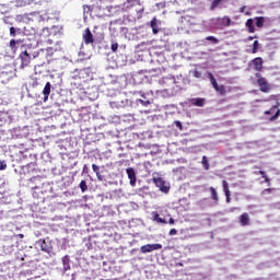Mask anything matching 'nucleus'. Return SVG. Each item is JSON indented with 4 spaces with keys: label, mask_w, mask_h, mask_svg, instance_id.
Segmentation results:
<instances>
[{
    "label": "nucleus",
    "mask_w": 280,
    "mask_h": 280,
    "mask_svg": "<svg viewBox=\"0 0 280 280\" xmlns=\"http://www.w3.org/2000/svg\"><path fill=\"white\" fill-rule=\"evenodd\" d=\"M20 1L21 5H30L34 3L36 0H18ZM10 3H12V0H0V12L1 14H5L8 10H10Z\"/></svg>",
    "instance_id": "nucleus-1"
},
{
    "label": "nucleus",
    "mask_w": 280,
    "mask_h": 280,
    "mask_svg": "<svg viewBox=\"0 0 280 280\" xmlns=\"http://www.w3.org/2000/svg\"><path fill=\"white\" fill-rule=\"evenodd\" d=\"M163 248V245L156 243V244H147L140 247V252L145 254V253H152L154 250H161Z\"/></svg>",
    "instance_id": "nucleus-2"
},
{
    "label": "nucleus",
    "mask_w": 280,
    "mask_h": 280,
    "mask_svg": "<svg viewBox=\"0 0 280 280\" xmlns=\"http://www.w3.org/2000/svg\"><path fill=\"white\" fill-rule=\"evenodd\" d=\"M154 185L159 187L160 190L163 191V194H168L170 192V186L165 185V180L161 177H154L153 178Z\"/></svg>",
    "instance_id": "nucleus-3"
},
{
    "label": "nucleus",
    "mask_w": 280,
    "mask_h": 280,
    "mask_svg": "<svg viewBox=\"0 0 280 280\" xmlns=\"http://www.w3.org/2000/svg\"><path fill=\"white\" fill-rule=\"evenodd\" d=\"M20 60H21V67L22 69L25 67H30V62H32V56H30L27 54V50L22 51L19 56Z\"/></svg>",
    "instance_id": "nucleus-4"
},
{
    "label": "nucleus",
    "mask_w": 280,
    "mask_h": 280,
    "mask_svg": "<svg viewBox=\"0 0 280 280\" xmlns=\"http://www.w3.org/2000/svg\"><path fill=\"white\" fill-rule=\"evenodd\" d=\"M82 39H83V43L85 45H93V43H95V38L93 37V33H91V28H86L83 32Z\"/></svg>",
    "instance_id": "nucleus-5"
},
{
    "label": "nucleus",
    "mask_w": 280,
    "mask_h": 280,
    "mask_svg": "<svg viewBox=\"0 0 280 280\" xmlns=\"http://www.w3.org/2000/svg\"><path fill=\"white\" fill-rule=\"evenodd\" d=\"M179 23H182V25H196V18L191 16V15H182L179 19Z\"/></svg>",
    "instance_id": "nucleus-6"
},
{
    "label": "nucleus",
    "mask_w": 280,
    "mask_h": 280,
    "mask_svg": "<svg viewBox=\"0 0 280 280\" xmlns=\"http://www.w3.org/2000/svg\"><path fill=\"white\" fill-rule=\"evenodd\" d=\"M127 172V176L130 180V186L135 187V185H137V174L135 173V168L129 167L126 170Z\"/></svg>",
    "instance_id": "nucleus-7"
},
{
    "label": "nucleus",
    "mask_w": 280,
    "mask_h": 280,
    "mask_svg": "<svg viewBox=\"0 0 280 280\" xmlns=\"http://www.w3.org/2000/svg\"><path fill=\"white\" fill-rule=\"evenodd\" d=\"M211 84L213 89H215L217 93H220V95H224V93H226L224 85H219L218 81H215V78L213 77H211Z\"/></svg>",
    "instance_id": "nucleus-8"
},
{
    "label": "nucleus",
    "mask_w": 280,
    "mask_h": 280,
    "mask_svg": "<svg viewBox=\"0 0 280 280\" xmlns=\"http://www.w3.org/2000/svg\"><path fill=\"white\" fill-rule=\"evenodd\" d=\"M252 65L256 71H261V69H264V59H261V57H257L252 60Z\"/></svg>",
    "instance_id": "nucleus-9"
},
{
    "label": "nucleus",
    "mask_w": 280,
    "mask_h": 280,
    "mask_svg": "<svg viewBox=\"0 0 280 280\" xmlns=\"http://www.w3.org/2000/svg\"><path fill=\"white\" fill-rule=\"evenodd\" d=\"M258 86H260V91L262 93H268V91H270V86L268 85V81H266V79H264V78L258 79Z\"/></svg>",
    "instance_id": "nucleus-10"
},
{
    "label": "nucleus",
    "mask_w": 280,
    "mask_h": 280,
    "mask_svg": "<svg viewBox=\"0 0 280 280\" xmlns=\"http://www.w3.org/2000/svg\"><path fill=\"white\" fill-rule=\"evenodd\" d=\"M51 93V83L47 82L45 84V88L43 90V95H44V102H47V100H49V95Z\"/></svg>",
    "instance_id": "nucleus-11"
},
{
    "label": "nucleus",
    "mask_w": 280,
    "mask_h": 280,
    "mask_svg": "<svg viewBox=\"0 0 280 280\" xmlns=\"http://www.w3.org/2000/svg\"><path fill=\"white\" fill-rule=\"evenodd\" d=\"M78 75L81 80H89L91 78V72L89 69H81L78 71Z\"/></svg>",
    "instance_id": "nucleus-12"
},
{
    "label": "nucleus",
    "mask_w": 280,
    "mask_h": 280,
    "mask_svg": "<svg viewBox=\"0 0 280 280\" xmlns=\"http://www.w3.org/2000/svg\"><path fill=\"white\" fill-rule=\"evenodd\" d=\"M221 27H229L231 25V18L223 16L217 20Z\"/></svg>",
    "instance_id": "nucleus-13"
},
{
    "label": "nucleus",
    "mask_w": 280,
    "mask_h": 280,
    "mask_svg": "<svg viewBox=\"0 0 280 280\" xmlns=\"http://www.w3.org/2000/svg\"><path fill=\"white\" fill-rule=\"evenodd\" d=\"M249 34H255V19H248L245 23Z\"/></svg>",
    "instance_id": "nucleus-14"
},
{
    "label": "nucleus",
    "mask_w": 280,
    "mask_h": 280,
    "mask_svg": "<svg viewBox=\"0 0 280 280\" xmlns=\"http://www.w3.org/2000/svg\"><path fill=\"white\" fill-rule=\"evenodd\" d=\"M223 191L225 194L226 202H231V190H229V183L223 180Z\"/></svg>",
    "instance_id": "nucleus-15"
},
{
    "label": "nucleus",
    "mask_w": 280,
    "mask_h": 280,
    "mask_svg": "<svg viewBox=\"0 0 280 280\" xmlns=\"http://www.w3.org/2000/svg\"><path fill=\"white\" fill-rule=\"evenodd\" d=\"M190 104H191V106L202 107V106H205L206 101H205V98H191Z\"/></svg>",
    "instance_id": "nucleus-16"
},
{
    "label": "nucleus",
    "mask_w": 280,
    "mask_h": 280,
    "mask_svg": "<svg viewBox=\"0 0 280 280\" xmlns=\"http://www.w3.org/2000/svg\"><path fill=\"white\" fill-rule=\"evenodd\" d=\"M254 21H256V27H264V24L266 21H268V18L257 16L254 19Z\"/></svg>",
    "instance_id": "nucleus-17"
},
{
    "label": "nucleus",
    "mask_w": 280,
    "mask_h": 280,
    "mask_svg": "<svg viewBox=\"0 0 280 280\" xmlns=\"http://www.w3.org/2000/svg\"><path fill=\"white\" fill-rule=\"evenodd\" d=\"M153 220L155 222H159L160 224H167V221L163 218H161V215L159 214V212H154L153 213Z\"/></svg>",
    "instance_id": "nucleus-18"
},
{
    "label": "nucleus",
    "mask_w": 280,
    "mask_h": 280,
    "mask_svg": "<svg viewBox=\"0 0 280 280\" xmlns=\"http://www.w3.org/2000/svg\"><path fill=\"white\" fill-rule=\"evenodd\" d=\"M225 0H212L211 10H215V8H222Z\"/></svg>",
    "instance_id": "nucleus-19"
},
{
    "label": "nucleus",
    "mask_w": 280,
    "mask_h": 280,
    "mask_svg": "<svg viewBox=\"0 0 280 280\" xmlns=\"http://www.w3.org/2000/svg\"><path fill=\"white\" fill-rule=\"evenodd\" d=\"M151 28H152L153 34H159V26L156 25V19H153L151 21Z\"/></svg>",
    "instance_id": "nucleus-20"
},
{
    "label": "nucleus",
    "mask_w": 280,
    "mask_h": 280,
    "mask_svg": "<svg viewBox=\"0 0 280 280\" xmlns=\"http://www.w3.org/2000/svg\"><path fill=\"white\" fill-rule=\"evenodd\" d=\"M241 224H242L243 226H246V224H248V213H243V214L241 215Z\"/></svg>",
    "instance_id": "nucleus-21"
},
{
    "label": "nucleus",
    "mask_w": 280,
    "mask_h": 280,
    "mask_svg": "<svg viewBox=\"0 0 280 280\" xmlns=\"http://www.w3.org/2000/svg\"><path fill=\"white\" fill-rule=\"evenodd\" d=\"M92 170L96 174L98 180H102V175L100 174V166H97L96 164H93Z\"/></svg>",
    "instance_id": "nucleus-22"
},
{
    "label": "nucleus",
    "mask_w": 280,
    "mask_h": 280,
    "mask_svg": "<svg viewBox=\"0 0 280 280\" xmlns=\"http://www.w3.org/2000/svg\"><path fill=\"white\" fill-rule=\"evenodd\" d=\"M82 194H84V191H88L89 186H86V180H81L80 185H79Z\"/></svg>",
    "instance_id": "nucleus-23"
},
{
    "label": "nucleus",
    "mask_w": 280,
    "mask_h": 280,
    "mask_svg": "<svg viewBox=\"0 0 280 280\" xmlns=\"http://www.w3.org/2000/svg\"><path fill=\"white\" fill-rule=\"evenodd\" d=\"M205 170H209V159H207V156H202V161H201Z\"/></svg>",
    "instance_id": "nucleus-24"
},
{
    "label": "nucleus",
    "mask_w": 280,
    "mask_h": 280,
    "mask_svg": "<svg viewBox=\"0 0 280 280\" xmlns=\"http://www.w3.org/2000/svg\"><path fill=\"white\" fill-rule=\"evenodd\" d=\"M259 51V40H255L253 44V54H257Z\"/></svg>",
    "instance_id": "nucleus-25"
},
{
    "label": "nucleus",
    "mask_w": 280,
    "mask_h": 280,
    "mask_svg": "<svg viewBox=\"0 0 280 280\" xmlns=\"http://www.w3.org/2000/svg\"><path fill=\"white\" fill-rule=\"evenodd\" d=\"M16 32H21V28L15 30L14 26L10 27V36L13 38L16 36Z\"/></svg>",
    "instance_id": "nucleus-26"
},
{
    "label": "nucleus",
    "mask_w": 280,
    "mask_h": 280,
    "mask_svg": "<svg viewBox=\"0 0 280 280\" xmlns=\"http://www.w3.org/2000/svg\"><path fill=\"white\" fill-rule=\"evenodd\" d=\"M211 198L212 200H218V192L215 191L214 188H211Z\"/></svg>",
    "instance_id": "nucleus-27"
},
{
    "label": "nucleus",
    "mask_w": 280,
    "mask_h": 280,
    "mask_svg": "<svg viewBox=\"0 0 280 280\" xmlns=\"http://www.w3.org/2000/svg\"><path fill=\"white\" fill-rule=\"evenodd\" d=\"M174 126H176V128H178V130H183V122H180L179 120H175Z\"/></svg>",
    "instance_id": "nucleus-28"
},
{
    "label": "nucleus",
    "mask_w": 280,
    "mask_h": 280,
    "mask_svg": "<svg viewBox=\"0 0 280 280\" xmlns=\"http://www.w3.org/2000/svg\"><path fill=\"white\" fill-rule=\"evenodd\" d=\"M30 167H34V164H27V165L23 166L22 170L24 173L25 172L30 173Z\"/></svg>",
    "instance_id": "nucleus-29"
},
{
    "label": "nucleus",
    "mask_w": 280,
    "mask_h": 280,
    "mask_svg": "<svg viewBox=\"0 0 280 280\" xmlns=\"http://www.w3.org/2000/svg\"><path fill=\"white\" fill-rule=\"evenodd\" d=\"M110 49H112V51H117V49H119V44H117V43L112 44Z\"/></svg>",
    "instance_id": "nucleus-30"
},
{
    "label": "nucleus",
    "mask_w": 280,
    "mask_h": 280,
    "mask_svg": "<svg viewBox=\"0 0 280 280\" xmlns=\"http://www.w3.org/2000/svg\"><path fill=\"white\" fill-rule=\"evenodd\" d=\"M8 164L5 163V161H0V171L1 170H7Z\"/></svg>",
    "instance_id": "nucleus-31"
},
{
    "label": "nucleus",
    "mask_w": 280,
    "mask_h": 280,
    "mask_svg": "<svg viewBox=\"0 0 280 280\" xmlns=\"http://www.w3.org/2000/svg\"><path fill=\"white\" fill-rule=\"evenodd\" d=\"M142 106H150V101H144V100H138Z\"/></svg>",
    "instance_id": "nucleus-32"
},
{
    "label": "nucleus",
    "mask_w": 280,
    "mask_h": 280,
    "mask_svg": "<svg viewBox=\"0 0 280 280\" xmlns=\"http://www.w3.org/2000/svg\"><path fill=\"white\" fill-rule=\"evenodd\" d=\"M63 266H69V256L62 258Z\"/></svg>",
    "instance_id": "nucleus-33"
},
{
    "label": "nucleus",
    "mask_w": 280,
    "mask_h": 280,
    "mask_svg": "<svg viewBox=\"0 0 280 280\" xmlns=\"http://www.w3.org/2000/svg\"><path fill=\"white\" fill-rule=\"evenodd\" d=\"M10 47H11V49H14V47H16V40L15 39L10 40Z\"/></svg>",
    "instance_id": "nucleus-34"
},
{
    "label": "nucleus",
    "mask_w": 280,
    "mask_h": 280,
    "mask_svg": "<svg viewBox=\"0 0 280 280\" xmlns=\"http://www.w3.org/2000/svg\"><path fill=\"white\" fill-rule=\"evenodd\" d=\"M178 233V231L176 229H171L168 232V235L173 236L176 235Z\"/></svg>",
    "instance_id": "nucleus-35"
},
{
    "label": "nucleus",
    "mask_w": 280,
    "mask_h": 280,
    "mask_svg": "<svg viewBox=\"0 0 280 280\" xmlns=\"http://www.w3.org/2000/svg\"><path fill=\"white\" fill-rule=\"evenodd\" d=\"M279 109L277 110V113L271 117V121H275V119H277L279 117Z\"/></svg>",
    "instance_id": "nucleus-36"
},
{
    "label": "nucleus",
    "mask_w": 280,
    "mask_h": 280,
    "mask_svg": "<svg viewBox=\"0 0 280 280\" xmlns=\"http://www.w3.org/2000/svg\"><path fill=\"white\" fill-rule=\"evenodd\" d=\"M195 78H202V74L198 71H195Z\"/></svg>",
    "instance_id": "nucleus-37"
},
{
    "label": "nucleus",
    "mask_w": 280,
    "mask_h": 280,
    "mask_svg": "<svg viewBox=\"0 0 280 280\" xmlns=\"http://www.w3.org/2000/svg\"><path fill=\"white\" fill-rule=\"evenodd\" d=\"M174 223H175L174 218H171V219L168 220V224H174Z\"/></svg>",
    "instance_id": "nucleus-38"
},
{
    "label": "nucleus",
    "mask_w": 280,
    "mask_h": 280,
    "mask_svg": "<svg viewBox=\"0 0 280 280\" xmlns=\"http://www.w3.org/2000/svg\"><path fill=\"white\" fill-rule=\"evenodd\" d=\"M211 43H218V39L215 37H211Z\"/></svg>",
    "instance_id": "nucleus-39"
},
{
    "label": "nucleus",
    "mask_w": 280,
    "mask_h": 280,
    "mask_svg": "<svg viewBox=\"0 0 280 280\" xmlns=\"http://www.w3.org/2000/svg\"><path fill=\"white\" fill-rule=\"evenodd\" d=\"M268 191H270V189H265V190H264V194H268Z\"/></svg>",
    "instance_id": "nucleus-40"
},
{
    "label": "nucleus",
    "mask_w": 280,
    "mask_h": 280,
    "mask_svg": "<svg viewBox=\"0 0 280 280\" xmlns=\"http://www.w3.org/2000/svg\"><path fill=\"white\" fill-rule=\"evenodd\" d=\"M265 115H270V110L265 112Z\"/></svg>",
    "instance_id": "nucleus-41"
},
{
    "label": "nucleus",
    "mask_w": 280,
    "mask_h": 280,
    "mask_svg": "<svg viewBox=\"0 0 280 280\" xmlns=\"http://www.w3.org/2000/svg\"><path fill=\"white\" fill-rule=\"evenodd\" d=\"M207 40H211V36L207 37Z\"/></svg>",
    "instance_id": "nucleus-42"
},
{
    "label": "nucleus",
    "mask_w": 280,
    "mask_h": 280,
    "mask_svg": "<svg viewBox=\"0 0 280 280\" xmlns=\"http://www.w3.org/2000/svg\"><path fill=\"white\" fill-rule=\"evenodd\" d=\"M19 237H24V235L23 234H19Z\"/></svg>",
    "instance_id": "nucleus-43"
},
{
    "label": "nucleus",
    "mask_w": 280,
    "mask_h": 280,
    "mask_svg": "<svg viewBox=\"0 0 280 280\" xmlns=\"http://www.w3.org/2000/svg\"><path fill=\"white\" fill-rule=\"evenodd\" d=\"M85 170H86V165L83 166V171H85Z\"/></svg>",
    "instance_id": "nucleus-44"
},
{
    "label": "nucleus",
    "mask_w": 280,
    "mask_h": 280,
    "mask_svg": "<svg viewBox=\"0 0 280 280\" xmlns=\"http://www.w3.org/2000/svg\"><path fill=\"white\" fill-rule=\"evenodd\" d=\"M253 38H254V37H253V36H250V37H249V40H253Z\"/></svg>",
    "instance_id": "nucleus-45"
},
{
    "label": "nucleus",
    "mask_w": 280,
    "mask_h": 280,
    "mask_svg": "<svg viewBox=\"0 0 280 280\" xmlns=\"http://www.w3.org/2000/svg\"><path fill=\"white\" fill-rule=\"evenodd\" d=\"M208 77L211 78V73H208Z\"/></svg>",
    "instance_id": "nucleus-46"
},
{
    "label": "nucleus",
    "mask_w": 280,
    "mask_h": 280,
    "mask_svg": "<svg viewBox=\"0 0 280 280\" xmlns=\"http://www.w3.org/2000/svg\"><path fill=\"white\" fill-rule=\"evenodd\" d=\"M256 75H257V78H259V73H257Z\"/></svg>",
    "instance_id": "nucleus-47"
}]
</instances>
